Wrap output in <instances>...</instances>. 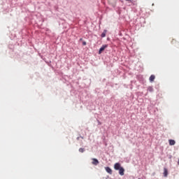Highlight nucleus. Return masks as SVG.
<instances>
[{"mask_svg": "<svg viewBox=\"0 0 179 179\" xmlns=\"http://www.w3.org/2000/svg\"><path fill=\"white\" fill-rule=\"evenodd\" d=\"M108 47V45H103L99 50V54H101L104 50H106V48H107Z\"/></svg>", "mask_w": 179, "mask_h": 179, "instance_id": "f257e3e1", "label": "nucleus"}, {"mask_svg": "<svg viewBox=\"0 0 179 179\" xmlns=\"http://www.w3.org/2000/svg\"><path fill=\"white\" fill-rule=\"evenodd\" d=\"M122 166H121V164L120 163H115L114 165L115 170H120Z\"/></svg>", "mask_w": 179, "mask_h": 179, "instance_id": "f03ea898", "label": "nucleus"}, {"mask_svg": "<svg viewBox=\"0 0 179 179\" xmlns=\"http://www.w3.org/2000/svg\"><path fill=\"white\" fill-rule=\"evenodd\" d=\"M92 164H94V166H97V164H99V163L98 159L92 158Z\"/></svg>", "mask_w": 179, "mask_h": 179, "instance_id": "7ed1b4c3", "label": "nucleus"}, {"mask_svg": "<svg viewBox=\"0 0 179 179\" xmlns=\"http://www.w3.org/2000/svg\"><path fill=\"white\" fill-rule=\"evenodd\" d=\"M105 170L108 174H113V170L109 166L105 167Z\"/></svg>", "mask_w": 179, "mask_h": 179, "instance_id": "20e7f679", "label": "nucleus"}, {"mask_svg": "<svg viewBox=\"0 0 179 179\" xmlns=\"http://www.w3.org/2000/svg\"><path fill=\"white\" fill-rule=\"evenodd\" d=\"M124 173H125V169H124V167H122L121 169H119L120 176H124Z\"/></svg>", "mask_w": 179, "mask_h": 179, "instance_id": "39448f33", "label": "nucleus"}, {"mask_svg": "<svg viewBox=\"0 0 179 179\" xmlns=\"http://www.w3.org/2000/svg\"><path fill=\"white\" fill-rule=\"evenodd\" d=\"M155 79H156V76L155 75H151L150 76L149 80L152 83V82L155 81Z\"/></svg>", "mask_w": 179, "mask_h": 179, "instance_id": "423d86ee", "label": "nucleus"}, {"mask_svg": "<svg viewBox=\"0 0 179 179\" xmlns=\"http://www.w3.org/2000/svg\"><path fill=\"white\" fill-rule=\"evenodd\" d=\"M169 176V171L167 168H164V177H167Z\"/></svg>", "mask_w": 179, "mask_h": 179, "instance_id": "0eeeda50", "label": "nucleus"}, {"mask_svg": "<svg viewBox=\"0 0 179 179\" xmlns=\"http://www.w3.org/2000/svg\"><path fill=\"white\" fill-rule=\"evenodd\" d=\"M169 145H171V146H174V145H176V141H174V140H169Z\"/></svg>", "mask_w": 179, "mask_h": 179, "instance_id": "6e6552de", "label": "nucleus"}, {"mask_svg": "<svg viewBox=\"0 0 179 179\" xmlns=\"http://www.w3.org/2000/svg\"><path fill=\"white\" fill-rule=\"evenodd\" d=\"M106 34H107V29H104L103 31V33H102L101 35V37H102V38H104V37H106Z\"/></svg>", "mask_w": 179, "mask_h": 179, "instance_id": "1a4fd4ad", "label": "nucleus"}, {"mask_svg": "<svg viewBox=\"0 0 179 179\" xmlns=\"http://www.w3.org/2000/svg\"><path fill=\"white\" fill-rule=\"evenodd\" d=\"M153 87L150 86L148 87V91L150 92V93H152L153 92Z\"/></svg>", "mask_w": 179, "mask_h": 179, "instance_id": "9d476101", "label": "nucleus"}, {"mask_svg": "<svg viewBox=\"0 0 179 179\" xmlns=\"http://www.w3.org/2000/svg\"><path fill=\"white\" fill-rule=\"evenodd\" d=\"M78 151L80 152V153H83V152H85V148H79Z\"/></svg>", "mask_w": 179, "mask_h": 179, "instance_id": "9b49d317", "label": "nucleus"}, {"mask_svg": "<svg viewBox=\"0 0 179 179\" xmlns=\"http://www.w3.org/2000/svg\"><path fill=\"white\" fill-rule=\"evenodd\" d=\"M98 125H101V122L100 120H97Z\"/></svg>", "mask_w": 179, "mask_h": 179, "instance_id": "f8f14e48", "label": "nucleus"}, {"mask_svg": "<svg viewBox=\"0 0 179 179\" xmlns=\"http://www.w3.org/2000/svg\"><path fill=\"white\" fill-rule=\"evenodd\" d=\"M86 44H87L86 41L83 42V45H86Z\"/></svg>", "mask_w": 179, "mask_h": 179, "instance_id": "ddd939ff", "label": "nucleus"}, {"mask_svg": "<svg viewBox=\"0 0 179 179\" xmlns=\"http://www.w3.org/2000/svg\"><path fill=\"white\" fill-rule=\"evenodd\" d=\"M128 2H129L130 3H132V1L131 0H126Z\"/></svg>", "mask_w": 179, "mask_h": 179, "instance_id": "4468645a", "label": "nucleus"}, {"mask_svg": "<svg viewBox=\"0 0 179 179\" xmlns=\"http://www.w3.org/2000/svg\"><path fill=\"white\" fill-rule=\"evenodd\" d=\"M77 141H79V139H80V137H77Z\"/></svg>", "mask_w": 179, "mask_h": 179, "instance_id": "2eb2a0df", "label": "nucleus"}, {"mask_svg": "<svg viewBox=\"0 0 179 179\" xmlns=\"http://www.w3.org/2000/svg\"><path fill=\"white\" fill-rule=\"evenodd\" d=\"M178 166H179V158H178Z\"/></svg>", "mask_w": 179, "mask_h": 179, "instance_id": "dca6fc26", "label": "nucleus"}, {"mask_svg": "<svg viewBox=\"0 0 179 179\" xmlns=\"http://www.w3.org/2000/svg\"><path fill=\"white\" fill-rule=\"evenodd\" d=\"M80 138H81L82 139H83V136H80Z\"/></svg>", "mask_w": 179, "mask_h": 179, "instance_id": "f3484780", "label": "nucleus"}, {"mask_svg": "<svg viewBox=\"0 0 179 179\" xmlns=\"http://www.w3.org/2000/svg\"><path fill=\"white\" fill-rule=\"evenodd\" d=\"M80 41H82V38H80Z\"/></svg>", "mask_w": 179, "mask_h": 179, "instance_id": "a211bd4d", "label": "nucleus"}, {"mask_svg": "<svg viewBox=\"0 0 179 179\" xmlns=\"http://www.w3.org/2000/svg\"><path fill=\"white\" fill-rule=\"evenodd\" d=\"M138 179H141V178H138Z\"/></svg>", "mask_w": 179, "mask_h": 179, "instance_id": "6ab92c4d", "label": "nucleus"}]
</instances>
